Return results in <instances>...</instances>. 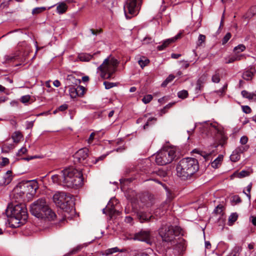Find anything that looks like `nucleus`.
<instances>
[{
    "label": "nucleus",
    "instance_id": "40",
    "mask_svg": "<svg viewBox=\"0 0 256 256\" xmlns=\"http://www.w3.org/2000/svg\"><path fill=\"white\" fill-rule=\"evenodd\" d=\"M231 38V34L228 32L222 40V44H225Z\"/></svg>",
    "mask_w": 256,
    "mask_h": 256
},
{
    "label": "nucleus",
    "instance_id": "26",
    "mask_svg": "<svg viewBox=\"0 0 256 256\" xmlns=\"http://www.w3.org/2000/svg\"><path fill=\"white\" fill-rule=\"evenodd\" d=\"M242 57V55H236L228 58V60L226 62V64H230L236 60H240Z\"/></svg>",
    "mask_w": 256,
    "mask_h": 256
},
{
    "label": "nucleus",
    "instance_id": "17",
    "mask_svg": "<svg viewBox=\"0 0 256 256\" xmlns=\"http://www.w3.org/2000/svg\"><path fill=\"white\" fill-rule=\"evenodd\" d=\"M255 69L251 66L248 70H246L242 74V78L246 80H252Z\"/></svg>",
    "mask_w": 256,
    "mask_h": 256
},
{
    "label": "nucleus",
    "instance_id": "25",
    "mask_svg": "<svg viewBox=\"0 0 256 256\" xmlns=\"http://www.w3.org/2000/svg\"><path fill=\"white\" fill-rule=\"evenodd\" d=\"M252 172L250 170H244L238 174L237 176L238 178H242L248 176Z\"/></svg>",
    "mask_w": 256,
    "mask_h": 256
},
{
    "label": "nucleus",
    "instance_id": "64",
    "mask_svg": "<svg viewBox=\"0 0 256 256\" xmlns=\"http://www.w3.org/2000/svg\"><path fill=\"white\" fill-rule=\"evenodd\" d=\"M252 222L254 226H256V216H252L250 217Z\"/></svg>",
    "mask_w": 256,
    "mask_h": 256
},
{
    "label": "nucleus",
    "instance_id": "2",
    "mask_svg": "<svg viewBox=\"0 0 256 256\" xmlns=\"http://www.w3.org/2000/svg\"><path fill=\"white\" fill-rule=\"evenodd\" d=\"M31 214L36 218L48 220H54L56 215L47 204L46 199L40 198L34 202L30 206Z\"/></svg>",
    "mask_w": 256,
    "mask_h": 256
},
{
    "label": "nucleus",
    "instance_id": "48",
    "mask_svg": "<svg viewBox=\"0 0 256 256\" xmlns=\"http://www.w3.org/2000/svg\"><path fill=\"white\" fill-rule=\"evenodd\" d=\"M242 111L246 114H250L252 112V110L248 106H242Z\"/></svg>",
    "mask_w": 256,
    "mask_h": 256
},
{
    "label": "nucleus",
    "instance_id": "37",
    "mask_svg": "<svg viewBox=\"0 0 256 256\" xmlns=\"http://www.w3.org/2000/svg\"><path fill=\"white\" fill-rule=\"evenodd\" d=\"M46 9V8L44 6L36 8L33 9L32 13V14H38L44 11Z\"/></svg>",
    "mask_w": 256,
    "mask_h": 256
},
{
    "label": "nucleus",
    "instance_id": "16",
    "mask_svg": "<svg viewBox=\"0 0 256 256\" xmlns=\"http://www.w3.org/2000/svg\"><path fill=\"white\" fill-rule=\"evenodd\" d=\"M206 80V75L202 76L197 80L196 87V92L198 94L200 92L202 88L204 87V84Z\"/></svg>",
    "mask_w": 256,
    "mask_h": 256
},
{
    "label": "nucleus",
    "instance_id": "3",
    "mask_svg": "<svg viewBox=\"0 0 256 256\" xmlns=\"http://www.w3.org/2000/svg\"><path fill=\"white\" fill-rule=\"evenodd\" d=\"M63 185L69 188H77L83 184L82 174L80 170L72 166L64 168L61 172Z\"/></svg>",
    "mask_w": 256,
    "mask_h": 256
},
{
    "label": "nucleus",
    "instance_id": "21",
    "mask_svg": "<svg viewBox=\"0 0 256 256\" xmlns=\"http://www.w3.org/2000/svg\"><path fill=\"white\" fill-rule=\"evenodd\" d=\"M22 138V134L19 131L14 132L12 136V138L15 143H18Z\"/></svg>",
    "mask_w": 256,
    "mask_h": 256
},
{
    "label": "nucleus",
    "instance_id": "31",
    "mask_svg": "<svg viewBox=\"0 0 256 256\" xmlns=\"http://www.w3.org/2000/svg\"><path fill=\"white\" fill-rule=\"evenodd\" d=\"M174 78L175 76L173 74H170L168 76L162 84V86H166L169 82H171Z\"/></svg>",
    "mask_w": 256,
    "mask_h": 256
},
{
    "label": "nucleus",
    "instance_id": "22",
    "mask_svg": "<svg viewBox=\"0 0 256 256\" xmlns=\"http://www.w3.org/2000/svg\"><path fill=\"white\" fill-rule=\"evenodd\" d=\"M52 180L54 183L56 184H58L63 185V178H62L61 177V174H54L52 176Z\"/></svg>",
    "mask_w": 256,
    "mask_h": 256
},
{
    "label": "nucleus",
    "instance_id": "28",
    "mask_svg": "<svg viewBox=\"0 0 256 256\" xmlns=\"http://www.w3.org/2000/svg\"><path fill=\"white\" fill-rule=\"evenodd\" d=\"M222 160V156H220L216 158L212 163L211 166L214 168H217L220 164V162Z\"/></svg>",
    "mask_w": 256,
    "mask_h": 256
},
{
    "label": "nucleus",
    "instance_id": "19",
    "mask_svg": "<svg viewBox=\"0 0 256 256\" xmlns=\"http://www.w3.org/2000/svg\"><path fill=\"white\" fill-rule=\"evenodd\" d=\"M241 94L244 98L254 102L256 101V94L254 92H250L246 90H244L242 91Z\"/></svg>",
    "mask_w": 256,
    "mask_h": 256
},
{
    "label": "nucleus",
    "instance_id": "46",
    "mask_svg": "<svg viewBox=\"0 0 256 256\" xmlns=\"http://www.w3.org/2000/svg\"><path fill=\"white\" fill-rule=\"evenodd\" d=\"M248 13L250 14L251 16H254L256 14V6H252L248 11Z\"/></svg>",
    "mask_w": 256,
    "mask_h": 256
},
{
    "label": "nucleus",
    "instance_id": "32",
    "mask_svg": "<svg viewBox=\"0 0 256 256\" xmlns=\"http://www.w3.org/2000/svg\"><path fill=\"white\" fill-rule=\"evenodd\" d=\"M240 156L234 150L232 152V154L230 156V160L234 162L238 161L240 159Z\"/></svg>",
    "mask_w": 256,
    "mask_h": 256
},
{
    "label": "nucleus",
    "instance_id": "38",
    "mask_svg": "<svg viewBox=\"0 0 256 256\" xmlns=\"http://www.w3.org/2000/svg\"><path fill=\"white\" fill-rule=\"evenodd\" d=\"M152 99V94H147L142 98V101L144 104H147L149 103Z\"/></svg>",
    "mask_w": 256,
    "mask_h": 256
},
{
    "label": "nucleus",
    "instance_id": "20",
    "mask_svg": "<svg viewBox=\"0 0 256 256\" xmlns=\"http://www.w3.org/2000/svg\"><path fill=\"white\" fill-rule=\"evenodd\" d=\"M137 216L140 222L142 223L148 222L152 216H148L146 213L143 212H138Z\"/></svg>",
    "mask_w": 256,
    "mask_h": 256
},
{
    "label": "nucleus",
    "instance_id": "27",
    "mask_svg": "<svg viewBox=\"0 0 256 256\" xmlns=\"http://www.w3.org/2000/svg\"><path fill=\"white\" fill-rule=\"evenodd\" d=\"M223 206L222 204H219L214 210V213L215 214L222 216L223 215Z\"/></svg>",
    "mask_w": 256,
    "mask_h": 256
},
{
    "label": "nucleus",
    "instance_id": "4",
    "mask_svg": "<svg viewBox=\"0 0 256 256\" xmlns=\"http://www.w3.org/2000/svg\"><path fill=\"white\" fill-rule=\"evenodd\" d=\"M118 64V60L110 55L98 68V72H100V76L103 79L110 78L116 70Z\"/></svg>",
    "mask_w": 256,
    "mask_h": 256
},
{
    "label": "nucleus",
    "instance_id": "34",
    "mask_svg": "<svg viewBox=\"0 0 256 256\" xmlns=\"http://www.w3.org/2000/svg\"><path fill=\"white\" fill-rule=\"evenodd\" d=\"M246 50V46L244 44H239L234 48V52L236 53H239L240 52H244Z\"/></svg>",
    "mask_w": 256,
    "mask_h": 256
},
{
    "label": "nucleus",
    "instance_id": "13",
    "mask_svg": "<svg viewBox=\"0 0 256 256\" xmlns=\"http://www.w3.org/2000/svg\"><path fill=\"white\" fill-rule=\"evenodd\" d=\"M85 92V88L82 86L76 88L71 86L69 88V94L71 98H74L78 96H82Z\"/></svg>",
    "mask_w": 256,
    "mask_h": 256
},
{
    "label": "nucleus",
    "instance_id": "54",
    "mask_svg": "<svg viewBox=\"0 0 256 256\" xmlns=\"http://www.w3.org/2000/svg\"><path fill=\"white\" fill-rule=\"evenodd\" d=\"M0 162V166H5L9 163V160L6 158H2Z\"/></svg>",
    "mask_w": 256,
    "mask_h": 256
},
{
    "label": "nucleus",
    "instance_id": "14",
    "mask_svg": "<svg viewBox=\"0 0 256 256\" xmlns=\"http://www.w3.org/2000/svg\"><path fill=\"white\" fill-rule=\"evenodd\" d=\"M181 34H178L174 37H173L170 38H168L165 40L164 41L162 42V45L158 46L157 47V48L159 50H164L170 44L174 42H176L178 39L180 37Z\"/></svg>",
    "mask_w": 256,
    "mask_h": 256
},
{
    "label": "nucleus",
    "instance_id": "15",
    "mask_svg": "<svg viewBox=\"0 0 256 256\" xmlns=\"http://www.w3.org/2000/svg\"><path fill=\"white\" fill-rule=\"evenodd\" d=\"M11 170H8L0 180V185H7L9 184L12 180V176Z\"/></svg>",
    "mask_w": 256,
    "mask_h": 256
},
{
    "label": "nucleus",
    "instance_id": "33",
    "mask_svg": "<svg viewBox=\"0 0 256 256\" xmlns=\"http://www.w3.org/2000/svg\"><path fill=\"white\" fill-rule=\"evenodd\" d=\"M156 120V118L154 117L148 118L146 124L144 126V128L146 129L149 125L154 124Z\"/></svg>",
    "mask_w": 256,
    "mask_h": 256
},
{
    "label": "nucleus",
    "instance_id": "24",
    "mask_svg": "<svg viewBox=\"0 0 256 256\" xmlns=\"http://www.w3.org/2000/svg\"><path fill=\"white\" fill-rule=\"evenodd\" d=\"M138 63L140 66L143 68L150 63V60L144 56H142L138 60Z\"/></svg>",
    "mask_w": 256,
    "mask_h": 256
},
{
    "label": "nucleus",
    "instance_id": "58",
    "mask_svg": "<svg viewBox=\"0 0 256 256\" xmlns=\"http://www.w3.org/2000/svg\"><path fill=\"white\" fill-rule=\"evenodd\" d=\"M232 200L236 203H240L241 202V199L238 196H234L232 198Z\"/></svg>",
    "mask_w": 256,
    "mask_h": 256
},
{
    "label": "nucleus",
    "instance_id": "9",
    "mask_svg": "<svg viewBox=\"0 0 256 256\" xmlns=\"http://www.w3.org/2000/svg\"><path fill=\"white\" fill-rule=\"evenodd\" d=\"M208 127L210 130L212 132V136H216V140H219V144L223 146L227 140V137L224 135L221 126L216 122L214 123H208L204 122Z\"/></svg>",
    "mask_w": 256,
    "mask_h": 256
},
{
    "label": "nucleus",
    "instance_id": "1",
    "mask_svg": "<svg viewBox=\"0 0 256 256\" xmlns=\"http://www.w3.org/2000/svg\"><path fill=\"white\" fill-rule=\"evenodd\" d=\"M199 168L198 160L192 158L181 160L176 166V176L182 180L190 178Z\"/></svg>",
    "mask_w": 256,
    "mask_h": 256
},
{
    "label": "nucleus",
    "instance_id": "11",
    "mask_svg": "<svg viewBox=\"0 0 256 256\" xmlns=\"http://www.w3.org/2000/svg\"><path fill=\"white\" fill-rule=\"evenodd\" d=\"M89 150L87 148H82L78 150L74 155V162L82 165L88 163Z\"/></svg>",
    "mask_w": 256,
    "mask_h": 256
},
{
    "label": "nucleus",
    "instance_id": "50",
    "mask_svg": "<svg viewBox=\"0 0 256 256\" xmlns=\"http://www.w3.org/2000/svg\"><path fill=\"white\" fill-rule=\"evenodd\" d=\"M156 173L158 176L164 178L166 177L167 175L166 172L162 170H159L158 171L156 172Z\"/></svg>",
    "mask_w": 256,
    "mask_h": 256
},
{
    "label": "nucleus",
    "instance_id": "42",
    "mask_svg": "<svg viewBox=\"0 0 256 256\" xmlns=\"http://www.w3.org/2000/svg\"><path fill=\"white\" fill-rule=\"evenodd\" d=\"M204 122H208V123H211L209 121H206V122H204L202 123H200V124H202V126L206 129V130L207 131L206 132V134L207 135H210L212 136V132H210V129L208 128V127L206 126V123H204ZM204 132H206V130H204Z\"/></svg>",
    "mask_w": 256,
    "mask_h": 256
},
{
    "label": "nucleus",
    "instance_id": "23",
    "mask_svg": "<svg viewBox=\"0 0 256 256\" xmlns=\"http://www.w3.org/2000/svg\"><path fill=\"white\" fill-rule=\"evenodd\" d=\"M66 9L67 6L64 2L60 3L56 7L57 12L60 14L64 13L66 11Z\"/></svg>",
    "mask_w": 256,
    "mask_h": 256
},
{
    "label": "nucleus",
    "instance_id": "10",
    "mask_svg": "<svg viewBox=\"0 0 256 256\" xmlns=\"http://www.w3.org/2000/svg\"><path fill=\"white\" fill-rule=\"evenodd\" d=\"M12 218L18 220V223H20V220H26L28 218L26 208L23 204L14 206L12 210Z\"/></svg>",
    "mask_w": 256,
    "mask_h": 256
},
{
    "label": "nucleus",
    "instance_id": "59",
    "mask_svg": "<svg viewBox=\"0 0 256 256\" xmlns=\"http://www.w3.org/2000/svg\"><path fill=\"white\" fill-rule=\"evenodd\" d=\"M180 56H181V54H179L172 53L171 54L172 58H174V59H177V58H179Z\"/></svg>",
    "mask_w": 256,
    "mask_h": 256
},
{
    "label": "nucleus",
    "instance_id": "8",
    "mask_svg": "<svg viewBox=\"0 0 256 256\" xmlns=\"http://www.w3.org/2000/svg\"><path fill=\"white\" fill-rule=\"evenodd\" d=\"M142 1V0H126L124 6L126 19H130L138 14Z\"/></svg>",
    "mask_w": 256,
    "mask_h": 256
},
{
    "label": "nucleus",
    "instance_id": "29",
    "mask_svg": "<svg viewBox=\"0 0 256 256\" xmlns=\"http://www.w3.org/2000/svg\"><path fill=\"white\" fill-rule=\"evenodd\" d=\"M238 217V216L236 213L232 214L228 218V225L232 226L237 220Z\"/></svg>",
    "mask_w": 256,
    "mask_h": 256
},
{
    "label": "nucleus",
    "instance_id": "18",
    "mask_svg": "<svg viewBox=\"0 0 256 256\" xmlns=\"http://www.w3.org/2000/svg\"><path fill=\"white\" fill-rule=\"evenodd\" d=\"M100 52H98L92 55L87 53L80 54L78 56V58L82 62H88L92 59L94 55L99 54Z\"/></svg>",
    "mask_w": 256,
    "mask_h": 256
},
{
    "label": "nucleus",
    "instance_id": "43",
    "mask_svg": "<svg viewBox=\"0 0 256 256\" xmlns=\"http://www.w3.org/2000/svg\"><path fill=\"white\" fill-rule=\"evenodd\" d=\"M179 63L181 64V67L184 69L187 68L190 66V64L186 60H180Z\"/></svg>",
    "mask_w": 256,
    "mask_h": 256
},
{
    "label": "nucleus",
    "instance_id": "51",
    "mask_svg": "<svg viewBox=\"0 0 256 256\" xmlns=\"http://www.w3.org/2000/svg\"><path fill=\"white\" fill-rule=\"evenodd\" d=\"M205 40H206V36L204 35L200 34L198 36V42H199L198 44L200 45L202 43L204 42H205Z\"/></svg>",
    "mask_w": 256,
    "mask_h": 256
},
{
    "label": "nucleus",
    "instance_id": "62",
    "mask_svg": "<svg viewBox=\"0 0 256 256\" xmlns=\"http://www.w3.org/2000/svg\"><path fill=\"white\" fill-rule=\"evenodd\" d=\"M125 221L128 223H130L132 221V218L130 216H126V217Z\"/></svg>",
    "mask_w": 256,
    "mask_h": 256
},
{
    "label": "nucleus",
    "instance_id": "47",
    "mask_svg": "<svg viewBox=\"0 0 256 256\" xmlns=\"http://www.w3.org/2000/svg\"><path fill=\"white\" fill-rule=\"evenodd\" d=\"M246 150L245 148L243 146H240L236 148L234 151L236 152L239 155L242 154Z\"/></svg>",
    "mask_w": 256,
    "mask_h": 256
},
{
    "label": "nucleus",
    "instance_id": "39",
    "mask_svg": "<svg viewBox=\"0 0 256 256\" xmlns=\"http://www.w3.org/2000/svg\"><path fill=\"white\" fill-rule=\"evenodd\" d=\"M154 39L149 36H146L143 40V42L144 44H148L154 42Z\"/></svg>",
    "mask_w": 256,
    "mask_h": 256
},
{
    "label": "nucleus",
    "instance_id": "5",
    "mask_svg": "<svg viewBox=\"0 0 256 256\" xmlns=\"http://www.w3.org/2000/svg\"><path fill=\"white\" fill-rule=\"evenodd\" d=\"M182 232V228L178 226H163L158 230V234L163 242L170 245L176 244V237Z\"/></svg>",
    "mask_w": 256,
    "mask_h": 256
},
{
    "label": "nucleus",
    "instance_id": "7",
    "mask_svg": "<svg viewBox=\"0 0 256 256\" xmlns=\"http://www.w3.org/2000/svg\"><path fill=\"white\" fill-rule=\"evenodd\" d=\"M53 200L58 206L65 212H68L74 204L73 198L70 194L64 192H56L53 196Z\"/></svg>",
    "mask_w": 256,
    "mask_h": 256
},
{
    "label": "nucleus",
    "instance_id": "49",
    "mask_svg": "<svg viewBox=\"0 0 256 256\" xmlns=\"http://www.w3.org/2000/svg\"><path fill=\"white\" fill-rule=\"evenodd\" d=\"M104 85L105 88L106 89H110V88L114 87V86H115V84L114 83L108 82H104Z\"/></svg>",
    "mask_w": 256,
    "mask_h": 256
},
{
    "label": "nucleus",
    "instance_id": "41",
    "mask_svg": "<svg viewBox=\"0 0 256 256\" xmlns=\"http://www.w3.org/2000/svg\"><path fill=\"white\" fill-rule=\"evenodd\" d=\"M18 56V54H15L12 55L6 56H5L6 60L7 61H12L15 60Z\"/></svg>",
    "mask_w": 256,
    "mask_h": 256
},
{
    "label": "nucleus",
    "instance_id": "30",
    "mask_svg": "<svg viewBox=\"0 0 256 256\" xmlns=\"http://www.w3.org/2000/svg\"><path fill=\"white\" fill-rule=\"evenodd\" d=\"M241 250V247L236 246L232 250V252L230 254L232 255V256H238Z\"/></svg>",
    "mask_w": 256,
    "mask_h": 256
},
{
    "label": "nucleus",
    "instance_id": "57",
    "mask_svg": "<svg viewBox=\"0 0 256 256\" xmlns=\"http://www.w3.org/2000/svg\"><path fill=\"white\" fill-rule=\"evenodd\" d=\"M68 108V106L66 104H64L58 107V110L62 112L66 110Z\"/></svg>",
    "mask_w": 256,
    "mask_h": 256
},
{
    "label": "nucleus",
    "instance_id": "35",
    "mask_svg": "<svg viewBox=\"0 0 256 256\" xmlns=\"http://www.w3.org/2000/svg\"><path fill=\"white\" fill-rule=\"evenodd\" d=\"M118 249L117 247L109 248L105 250L104 254L106 256H108L110 254H112L113 253L118 252Z\"/></svg>",
    "mask_w": 256,
    "mask_h": 256
},
{
    "label": "nucleus",
    "instance_id": "63",
    "mask_svg": "<svg viewBox=\"0 0 256 256\" xmlns=\"http://www.w3.org/2000/svg\"><path fill=\"white\" fill-rule=\"evenodd\" d=\"M18 102L16 100H12L10 102V104L12 106H18Z\"/></svg>",
    "mask_w": 256,
    "mask_h": 256
},
{
    "label": "nucleus",
    "instance_id": "36",
    "mask_svg": "<svg viewBox=\"0 0 256 256\" xmlns=\"http://www.w3.org/2000/svg\"><path fill=\"white\" fill-rule=\"evenodd\" d=\"M178 96L181 98H185L188 96V92L186 90H182L178 92Z\"/></svg>",
    "mask_w": 256,
    "mask_h": 256
},
{
    "label": "nucleus",
    "instance_id": "44",
    "mask_svg": "<svg viewBox=\"0 0 256 256\" xmlns=\"http://www.w3.org/2000/svg\"><path fill=\"white\" fill-rule=\"evenodd\" d=\"M30 100V96L29 95L22 96L20 98V102L24 104L28 102Z\"/></svg>",
    "mask_w": 256,
    "mask_h": 256
},
{
    "label": "nucleus",
    "instance_id": "56",
    "mask_svg": "<svg viewBox=\"0 0 256 256\" xmlns=\"http://www.w3.org/2000/svg\"><path fill=\"white\" fill-rule=\"evenodd\" d=\"M95 135V134L94 132H92L90 136V137L88 138V142L89 144H90L92 143L94 139V136Z\"/></svg>",
    "mask_w": 256,
    "mask_h": 256
},
{
    "label": "nucleus",
    "instance_id": "60",
    "mask_svg": "<svg viewBox=\"0 0 256 256\" xmlns=\"http://www.w3.org/2000/svg\"><path fill=\"white\" fill-rule=\"evenodd\" d=\"M53 84L54 86L58 88L60 86V82L56 80L54 81Z\"/></svg>",
    "mask_w": 256,
    "mask_h": 256
},
{
    "label": "nucleus",
    "instance_id": "12",
    "mask_svg": "<svg viewBox=\"0 0 256 256\" xmlns=\"http://www.w3.org/2000/svg\"><path fill=\"white\" fill-rule=\"evenodd\" d=\"M134 238L136 240L144 242L150 244H152L151 234L148 230H140L134 234Z\"/></svg>",
    "mask_w": 256,
    "mask_h": 256
},
{
    "label": "nucleus",
    "instance_id": "55",
    "mask_svg": "<svg viewBox=\"0 0 256 256\" xmlns=\"http://www.w3.org/2000/svg\"><path fill=\"white\" fill-rule=\"evenodd\" d=\"M248 138L246 136H242L240 139V142L242 144H245L247 143Z\"/></svg>",
    "mask_w": 256,
    "mask_h": 256
},
{
    "label": "nucleus",
    "instance_id": "6",
    "mask_svg": "<svg viewBox=\"0 0 256 256\" xmlns=\"http://www.w3.org/2000/svg\"><path fill=\"white\" fill-rule=\"evenodd\" d=\"M176 156V151L174 148H165L158 152L155 156V162L160 166L171 163Z\"/></svg>",
    "mask_w": 256,
    "mask_h": 256
},
{
    "label": "nucleus",
    "instance_id": "53",
    "mask_svg": "<svg viewBox=\"0 0 256 256\" xmlns=\"http://www.w3.org/2000/svg\"><path fill=\"white\" fill-rule=\"evenodd\" d=\"M26 152L27 149L24 147H22L20 150H18L17 153V155L19 156H22V154H26Z\"/></svg>",
    "mask_w": 256,
    "mask_h": 256
},
{
    "label": "nucleus",
    "instance_id": "52",
    "mask_svg": "<svg viewBox=\"0 0 256 256\" xmlns=\"http://www.w3.org/2000/svg\"><path fill=\"white\" fill-rule=\"evenodd\" d=\"M252 183H250L246 187V190H247V191L248 192V194L246 193H245V194L246 195V196H248V198L249 200L250 199V190H251V189H252Z\"/></svg>",
    "mask_w": 256,
    "mask_h": 256
},
{
    "label": "nucleus",
    "instance_id": "61",
    "mask_svg": "<svg viewBox=\"0 0 256 256\" xmlns=\"http://www.w3.org/2000/svg\"><path fill=\"white\" fill-rule=\"evenodd\" d=\"M26 124H26V128H32L34 125V122L33 121L27 122Z\"/></svg>",
    "mask_w": 256,
    "mask_h": 256
},
{
    "label": "nucleus",
    "instance_id": "45",
    "mask_svg": "<svg viewBox=\"0 0 256 256\" xmlns=\"http://www.w3.org/2000/svg\"><path fill=\"white\" fill-rule=\"evenodd\" d=\"M212 82L215 83H218L220 81V77L218 74H216L213 75L212 78Z\"/></svg>",
    "mask_w": 256,
    "mask_h": 256
}]
</instances>
